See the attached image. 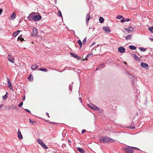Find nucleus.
Segmentation results:
<instances>
[{"label":"nucleus","mask_w":153,"mask_h":153,"mask_svg":"<svg viewBox=\"0 0 153 153\" xmlns=\"http://www.w3.org/2000/svg\"><path fill=\"white\" fill-rule=\"evenodd\" d=\"M99 140L100 143H114L115 142L114 139L108 137H99Z\"/></svg>","instance_id":"f257e3e1"},{"label":"nucleus","mask_w":153,"mask_h":153,"mask_svg":"<svg viewBox=\"0 0 153 153\" xmlns=\"http://www.w3.org/2000/svg\"><path fill=\"white\" fill-rule=\"evenodd\" d=\"M123 149L125 151V153H133L134 152V149L140 150L139 149L135 147H130V148L124 147L123 148Z\"/></svg>","instance_id":"f03ea898"},{"label":"nucleus","mask_w":153,"mask_h":153,"mask_svg":"<svg viewBox=\"0 0 153 153\" xmlns=\"http://www.w3.org/2000/svg\"><path fill=\"white\" fill-rule=\"evenodd\" d=\"M38 143L39 145H41L44 149H48V147L43 142V141L41 139H38L37 140Z\"/></svg>","instance_id":"7ed1b4c3"},{"label":"nucleus","mask_w":153,"mask_h":153,"mask_svg":"<svg viewBox=\"0 0 153 153\" xmlns=\"http://www.w3.org/2000/svg\"><path fill=\"white\" fill-rule=\"evenodd\" d=\"M42 17L40 15L34 16L32 17L33 19L35 21H38L41 19Z\"/></svg>","instance_id":"20e7f679"},{"label":"nucleus","mask_w":153,"mask_h":153,"mask_svg":"<svg viewBox=\"0 0 153 153\" xmlns=\"http://www.w3.org/2000/svg\"><path fill=\"white\" fill-rule=\"evenodd\" d=\"M8 59L9 61L10 62L12 63H14V58L13 56L10 55H8Z\"/></svg>","instance_id":"39448f33"},{"label":"nucleus","mask_w":153,"mask_h":153,"mask_svg":"<svg viewBox=\"0 0 153 153\" xmlns=\"http://www.w3.org/2000/svg\"><path fill=\"white\" fill-rule=\"evenodd\" d=\"M18 137L19 139L21 140L23 138V136L19 129L18 131Z\"/></svg>","instance_id":"423d86ee"},{"label":"nucleus","mask_w":153,"mask_h":153,"mask_svg":"<svg viewBox=\"0 0 153 153\" xmlns=\"http://www.w3.org/2000/svg\"><path fill=\"white\" fill-rule=\"evenodd\" d=\"M70 55L73 57L76 58L78 60H80L81 59V58L76 54H74L72 53H71Z\"/></svg>","instance_id":"0eeeda50"},{"label":"nucleus","mask_w":153,"mask_h":153,"mask_svg":"<svg viewBox=\"0 0 153 153\" xmlns=\"http://www.w3.org/2000/svg\"><path fill=\"white\" fill-rule=\"evenodd\" d=\"M141 66L144 68L147 69V68H148V65L147 64L142 62L140 64Z\"/></svg>","instance_id":"6e6552de"},{"label":"nucleus","mask_w":153,"mask_h":153,"mask_svg":"<svg viewBox=\"0 0 153 153\" xmlns=\"http://www.w3.org/2000/svg\"><path fill=\"white\" fill-rule=\"evenodd\" d=\"M131 55L132 56V57L134 58L135 60L138 62L140 60V59L138 57L136 54H131Z\"/></svg>","instance_id":"1a4fd4ad"},{"label":"nucleus","mask_w":153,"mask_h":153,"mask_svg":"<svg viewBox=\"0 0 153 153\" xmlns=\"http://www.w3.org/2000/svg\"><path fill=\"white\" fill-rule=\"evenodd\" d=\"M125 50V48H124L122 47H120L118 48V51L120 53H123L124 52Z\"/></svg>","instance_id":"9d476101"},{"label":"nucleus","mask_w":153,"mask_h":153,"mask_svg":"<svg viewBox=\"0 0 153 153\" xmlns=\"http://www.w3.org/2000/svg\"><path fill=\"white\" fill-rule=\"evenodd\" d=\"M124 29L126 30H127L128 33H130L131 31L133 30L134 28L131 26H129L128 28H124Z\"/></svg>","instance_id":"9b49d317"},{"label":"nucleus","mask_w":153,"mask_h":153,"mask_svg":"<svg viewBox=\"0 0 153 153\" xmlns=\"http://www.w3.org/2000/svg\"><path fill=\"white\" fill-rule=\"evenodd\" d=\"M91 108L94 110H100L99 108L97 106L93 105V104L91 105Z\"/></svg>","instance_id":"f8f14e48"},{"label":"nucleus","mask_w":153,"mask_h":153,"mask_svg":"<svg viewBox=\"0 0 153 153\" xmlns=\"http://www.w3.org/2000/svg\"><path fill=\"white\" fill-rule=\"evenodd\" d=\"M103 29L106 32L109 33L110 32V28L108 27H104L103 28Z\"/></svg>","instance_id":"ddd939ff"},{"label":"nucleus","mask_w":153,"mask_h":153,"mask_svg":"<svg viewBox=\"0 0 153 153\" xmlns=\"http://www.w3.org/2000/svg\"><path fill=\"white\" fill-rule=\"evenodd\" d=\"M7 83L8 85V86H9V88L10 89H12V85H11V82L8 78H7Z\"/></svg>","instance_id":"4468645a"},{"label":"nucleus","mask_w":153,"mask_h":153,"mask_svg":"<svg viewBox=\"0 0 153 153\" xmlns=\"http://www.w3.org/2000/svg\"><path fill=\"white\" fill-rule=\"evenodd\" d=\"M76 149L78 151L80 152L81 153H85V150L82 148H81L79 147H77Z\"/></svg>","instance_id":"2eb2a0df"},{"label":"nucleus","mask_w":153,"mask_h":153,"mask_svg":"<svg viewBox=\"0 0 153 153\" xmlns=\"http://www.w3.org/2000/svg\"><path fill=\"white\" fill-rule=\"evenodd\" d=\"M38 68V65L36 64H34L32 65L31 69L32 70H34Z\"/></svg>","instance_id":"dca6fc26"},{"label":"nucleus","mask_w":153,"mask_h":153,"mask_svg":"<svg viewBox=\"0 0 153 153\" xmlns=\"http://www.w3.org/2000/svg\"><path fill=\"white\" fill-rule=\"evenodd\" d=\"M90 19V13H87L86 14V22L87 24L88 23L89 20Z\"/></svg>","instance_id":"f3484780"},{"label":"nucleus","mask_w":153,"mask_h":153,"mask_svg":"<svg viewBox=\"0 0 153 153\" xmlns=\"http://www.w3.org/2000/svg\"><path fill=\"white\" fill-rule=\"evenodd\" d=\"M20 32V30H17L13 33V35L15 37H16L18 34Z\"/></svg>","instance_id":"a211bd4d"},{"label":"nucleus","mask_w":153,"mask_h":153,"mask_svg":"<svg viewBox=\"0 0 153 153\" xmlns=\"http://www.w3.org/2000/svg\"><path fill=\"white\" fill-rule=\"evenodd\" d=\"M38 30L36 28H34L33 29V34L34 35H36L37 32Z\"/></svg>","instance_id":"6ab92c4d"},{"label":"nucleus","mask_w":153,"mask_h":153,"mask_svg":"<svg viewBox=\"0 0 153 153\" xmlns=\"http://www.w3.org/2000/svg\"><path fill=\"white\" fill-rule=\"evenodd\" d=\"M130 20V19L129 18L127 19H123L121 20V22H124L126 21L129 22Z\"/></svg>","instance_id":"aec40b11"},{"label":"nucleus","mask_w":153,"mask_h":153,"mask_svg":"<svg viewBox=\"0 0 153 153\" xmlns=\"http://www.w3.org/2000/svg\"><path fill=\"white\" fill-rule=\"evenodd\" d=\"M39 70L43 71L45 72H47L48 71L47 69L46 68H41L38 69Z\"/></svg>","instance_id":"412c9836"},{"label":"nucleus","mask_w":153,"mask_h":153,"mask_svg":"<svg viewBox=\"0 0 153 153\" xmlns=\"http://www.w3.org/2000/svg\"><path fill=\"white\" fill-rule=\"evenodd\" d=\"M10 17L12 18L13 19H14L15 18H16V14L14 12H13L10 16Z\"/></svg>","instance_id":"4be33fe9"},{"label":"nucleus","mask_w":153,"mask_h":153,"mask_svg":"<svg viewBox=\"0 0 153 153\" xmlns=\"http://www.w3.org/2000/svg\"><path fill=\"white\" fill-rule=\"evenodd\" d=\"M129 48L130 49L132 50H135L136 49V47L133 45H130Z\"/></svg>","instance_id":"5701e85b"},{"label":"nucleus","mask_w":153,"mask_h":153,"mask_svg":"<svg viewBox=\"0 0 153 153\" xmlns=\"http://www.w3.org/2000/svg\"><path fill=\"white\" fill-rule=\"evenodd\" d=\"M99 20L100 22L101 23H102L104 21V18L102 17H100V18Z\"/></svg>","instance_id":"b1692460"},{"label":"nucleus","mask_w":153,"mask_h":153,"mask_svg":"<svg viewBox=\"0 0 153 153\" xmlns=\"http://www.w3.org/2000/svg\"><path fill=\"white\" fill-rule=\"evenodd\" d=\"M139 49L142 51L145 52L146 51V48H145L143 47H140L139 48Z\"/></svg>","instance_id":"393cba45"},{"label":"nucleus","mask_w":153,"mask_h":153,"mask_svg":"<svg viewBox=\"0 0 153 153\" xmlns=\"http://www.w3.org/2000/svg\"><path fill=\"white\" fill-rule=\"evenodd\" d=\"M132 36V35H128L126 38V40H128L131 39V36Z\"/></svg>","instance_id":"a878e982"},{"label":"nucleus","mask_w":153,"mask_h":153,"mask_svg":"<svg viewBox=\"0 0 153 153\" xmlns=\"http://www.w3.org/2000/svg\"><path fill=\"white\" fill-rule=\"evenodd\" d=\"M18 40H20L21 41L24 40V39L23 38H22V35H20L18 38Z\"/></svg>","instance_id":"bb28decb"},{"label":"nucleus","mask_w":153,"mask_h":153,"mask_svg":"<svg viewBox=\"0 0 153 153\" xmlns=\"http://www.w3.org/2000/svg\"><path fill=\"white\" fill-rule=\"evenodd\" d=\"M77 43L79 45L80 48H81L82 46V42H81V40H78L77 41Z\"/></svg>","instance_id":"cd10ccee"},{"label":"nucleus","mask_w":153,"mask_h":153,"mask_svg":"<svg viewBox=\"0 0 153 153\" xmlns=\"http://www.w3.org/2000/svg\"><path fill=\"white\" fill-rule=\"evenodd\" d=\"M7 93L6 94H5V95L3 96V99L4 100H6L7 98Z\"/></svg>","instance_id":"c85d7f7f"},{"label":"nucleus","mask_w":153,"mask_h":153,"mask_svg":"<svg viewBox=\"0 0 153 153\" xmlns=\"http://www.w3.org/2000/svg\"><path fill=\"white\" fill-rule=\"evenodd\" d=\"M149 30L152 33H153V26L149 28Z\"/></svg>","instance_id":"c756f323"},{"label":"nucleus","mask_w":153,"mask_h":153,"mask_svg":"<svg viewBox=\"0 0 153 153\" xmlns=\"http://www.w3.org/2000/svg\"><path fill=\"white\" fill-rule=\"evenodd\" d=\"M29 120L30 122L31 123V124H33L35 123H36V122L35 121V120H32L30 119Z\"/></svg>","instance_id":"7c9ffc66"},{"label":"nucleus","mask_w":153,"mask_h":153,"mask_svg":"<svg viewBox=\"0 0 153 153\" xmlns=\"http://www.w3.org/2000/svg\"><path fill=\"white\" fill-rule=\"evenodd\" d=\"M33 77H28V80L31 81H33Z\"/></svg>","instance_id":"2f4dec72"},{"label":"nucleus","mask_w":153,"mask_h":153,"mask_svg":"<svg viewBox=\"0 0 153 153\" xmlns=\"http://www.w3.org/2000/svg\"><path fill=\"white\" fill-rule=\"evenodd\" d=\"M87 41V40H86V37H85V38L83 40V41H82V43L83 44H84Z\"/></svg>","instance_id":"473e14b6"},{"label":"nucleus","mask_w":153,"mask_h":153,"mask_svg":"<svg viewBox=\"0 0 153 153\" xmlns=\"http://www.w3.org/2000/svg\"><path fill=\"white\" fill-rule=\"evenodd\" d=\"M58 16H60V17H62V15L61 12L60 11H58Z\"/></svg>","instance_id":"72a5a7b5"},{"label":"nucleus","mask_w":153,"mask_h":153,"mask_svg":"<svg viewBox=\"0 0 153 153\" xmlns=\"http://www.w3.org/2000/svg\"><path fill=\"white\" fill-rule=\"evenodd\" d=\"M35 13H32L30 14L29 17H33V15L35 14Z\"/></svg>","instance_id":"f704fd0d"},{"label":"nucleus","mask_w":153,"mask_h":153,"mask_svg":"<svg viewBox=\"0 0 153 153\" xmlns=\"http://www.w3.org/2000/svg\"><path fill=\"white\" fill-rule=\"evenodd\" d=\"M123 18V17L122 16H121V15H118L117 16V19H121V18Z\"/></svg>","instance_id":"c9c22d12"},{"label":"nucleus","mask_w":153,"mask_h":153,"mask_svg":"<svg viewBox=\"0 0 153 153\" xmlns=\"http://www.w3.org/2000/svg\"><path fill=\"white\" fill-rule=\"evenodd\" d=\"M23 104V102H21L19 104L18 106L19 107H21L22 106Z\"/></svg>","instance_id":"e433bc0d"},{"label":"nucleus","mask_w":153,"mask_h":153,"mask_svg":"<svg viewBox=\"0 0 153 153\" xmlns=\"http://www.w3.org/2000/svg\"><path fill=\"white\" fill-rule=\"evenodd\" d=\"M102 68H100V66H98L97 68L96 69V71H97L98 70H100Z\"/></svg>","instance_id":"4c0bfd02"},{"label":"nucleus","mask_w":153,"mask_h":153,"mask_svg":"<svg viewBox=\"0 0 153 153\" xmlns=\"http://www.w3.org/2000/svg\"><path fill=\"white\" fill-rule=\"evenodd\" d=\"M93 55V53L91 54H88L87 56V57H90V56L92 55Z\"/></svg>","instance_id":"58836bf2"},{"label":"nucleus","mask_w":153,"mask_h":153,"mask_svg":"<svg viewBox=\"0 0 153 153\" xmlns=\"http://www.w3.org/2000/svg\"><path fill=\"white\" fill-rule=\"evenodd\" d=\"M92 105V103H90L89 104H88V106L90 108H91V105Z\"/></svg>","instance_id":"ea45409f"},{"label":"nucleus","mask_w":153,"mask_h":153,"mask_svg":"<svg viewBox=\"0 0 153 153\" xmlns=\"http://www.w3.org/2000/svg\"><path fill=\"white\" fill-rule=\"evenodd\" d=\"M25 110L26 112H27L28 113H30V111L27 109H25Z\"/></svg>","instance_id":"a19ab883"},{"label":"nucleus","mask_w":153,"mask_h":153,"mask_svg":"<svg viewBox=\"0 0 153 153\" xmlns=\"http://www.w3.org/2000/svg\"><path fill=\"white\" fill-rule=\"evenodd\" d=\"M96 42H94L91 45L90 47H92L94 45H95Z\"/></svg>","instance_id":"79ce46f5"},{"label":"nucleus","mask_w":153,"mask_h":153,"mask_svg":"<svg viewBox=\"0 0 153 153\" xmlns=\"http://www.w3.org/2000/svg\"><path fill=\"white\" fill-rule=\"evenodd\" d=\"M86 131V130H85V129H83L82 131V134H83V133L84 132H85Z\"/></svg>","instance_id":"37998d69"},{"label":"nucleus","mask_w":153,"mask_h":153,"mask_svg":"<svg viewBox=\"0 0 153 153\" xmlns=\"http://www.w3.org/2000/svg\"><path fill=\"white\" fill-rule=\"evenodd\" d=\"M2 9H0V15L1 14V13H2Z\"/></svg>","instance_id":"c03bdc74"},{"label":"nucleus","mask_w":153,"mask_h":153,"mask_svg":"<svg viewBox=\"0 0 153 153\" xmlns=\"http://www.w3.org/2000/svg\"><path fill=\"white\" fill-rule=\"evenodd\" d=\"M104 63H102L99 66H100V68H101V66L103 65H104Z\"/></svg>","instance_id":"a18cd8bd"},{"label":"nucleus","mask_w":153,"mask_h":153,"mask_svg":"<svg viewBox=\"0 0 153 153\" xmlns=\"http://www.w3.org/2000/svg\"><path fill=\"white\" fill-rule=\"evenodd\" d=\"M149 39L151 41H153V38L149 37Z\"/></svg>","instance_id":"49530a36"},{"label":"nucleus","mask_w":153,"mask_h":153,"mask_svg":"<svg viewBox=\"0 0 153 153\" xmlns=\"http://www.w3.org/2000/svg\"><path fill=\"white\" fill-rule=\"evenodd\" d=\"M135 128V126H132L131 127H130V128L133 129H134Z\"/></svg>","instance_id":"de8ad7c7"},{"label":"nucleus","mask_w":153,"mask_h":153,"mask_svg":"<svg viewBox=\"0 0 153 153\" xmlns=\"http://www.w3.org/2000/svg\"><path fill=\"white\" fill-rule=\"evenodd\" d=\"M46 115H47V116L48 117H50V116H49V114L48 113H46Z\"/></svg>","instance_id":"09e8293b"},{"label":"nucleus","mask_w":153,"mask_h":153,"mask_svg":"<svg viewBox=\"0 0 153 153\" xmlns=\"http://www.w3.org/2000/svg\"><path fill=\"white\" fill-rule=\"evenodd\" d=\"M79 100H80V102H82V98L80 97L79 98Z\"/></svg>","instance_id":"8fccbe9b"},{"label":"nucleus","mask_w":153,"mask_h":153,"mask_svg":"<svg viewBox=\"0 0 153 153\" xmlns=\"http://www.w3.org/2000/svg\"><path fill=\"white\" fill-rule=\"evenodd\" d=\"M25 96H24L23 98V100H25Z\"/></svg>","instance_id":"3c124183"},{"label":"nucleus","mask_w":153,"mask_h":153,"mask_svg":"<svg viewBox=\"0 0 153 153\" xmlns=\"http://www.w3.org/2000/svg\"><path fill=\"white\" fill-rule=\"evenodd\" d=\"M3 106V105L2 104H1V105H0V109L1 108L2 106Z\"/></svg>","instance_id":"603ef678"},{"label":"nucleus","mask_w":153,"mask_h":153,"mask_svg":"<svg viewBox=\"0 0 153 153\" xmlns=\"http://www.w3.org/2000/svg\"><path fill=\"white\" fill-rule=\"evenodd\" d=\"M88 57H87V56H86V57L85 58V60H87V58H88Z\"/></svg>","instance_id":"864d4df0"},{"label":"nucleus","mask_w":153,"mask_h":153,"mask_svg":"<svg viewBox=\"0 0 153 153\" xmlns=\"http://www.w3.org/2000/svg\"><path fill=\"white\" fill-rule=\"evenodd\" d=\"M124 63L126 64V65L127 64V63H126V62H124Z\"/></svg>","instance_id":"5fc2aeb1"},{"label":"nucleus","mask_w":153,"mask_h":153,"mask_svg":"<svg viewBox=\"0 0 153 153\" xmlns=\"http://www.w3.org/2000/svg\"><path fill=\"white\" fill-rule=\"evenodd\" d=\"M30 77L32 76V74H31L29 76Z\"/></svg>","instance_id":"6e6d98bb"},{"label":"nucleus","mask_w":153,"mask_h":153,"mask_svg":"<svg viewBox=\"0 0 153 153\" xmlns=\"http://www.w3.org/2000/svg\"><path fill=\"white\" fill-rule=\"evenodd\" d=\"M82 60H83V61H84V59H82Z\"/></svg>","instance_id":"4d7b16f0"}]
</instances>
